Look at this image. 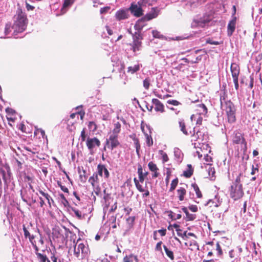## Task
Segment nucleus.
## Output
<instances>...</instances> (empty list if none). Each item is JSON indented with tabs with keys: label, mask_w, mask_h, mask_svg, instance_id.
Segmentation results:
<instances>
[{
	"label": "nucleus",
	"mask_w": 262,
	"mask_h": 262,
	"mask_svg": "<svg viewBox=\"0 0 262 262\" xmlns=\"http://www.w3.org/2000/svg\"><path fill=\"white\" fill-rule=\"evenodd\" d=\"M220 104L222 110L225 112L228 122L232 124L236 122V108L232 102L228 100L225 89L222 90L220 93Z\"/></svg>",
	"instance_id": "obj_1"
},
{
	"label": "nucleus",
	"mask_w": 262,
	"mask_h": 262,
	"mask_svg": "<svg viewBox=\"0 0 262 262\" xmlns=\"http://www.w3.org/2000/svg\"><path fill=\"white\" fill-rule=\"evenodd\" d=\"M241 176L242 173H239L229 188L230 197L234 201L241 199L244 195Z\"/></svg>",
	"instance_id": "obj_2"
},
{
	"label": "nucleus",
	"mask_w": 262,
	"mask_h": 262,
	"mask_svg": "<svg viewBox=\"0 0 262 262\" xmlns=\"http://www.w3.org/2000/svg\"><path fill=\"white\" fill-rule=\"evenodd\" d=\"M28 23V20L26 13L21 8H18L15 15L14 23L12 27L14 33H20L25 31Z\"/></svg>",
	"instance_id": "obj_3"
},
{
	"label": "nucleus",
	"mask_w": 262,
	"mask_h": 262,
	"mask_svg": "<svg viewBox=\"0 0 262 262\" xmlns=\"http://www.w3.org/2000/svg\"><path fill=\"white\" fill-rule=\"evenodd\" d=\"M138 174L139 176V180H137L136 178L134 179V182L135 186L140 192H142V197H147L149 195V191L148 190L147 186L145 185L144 187H143L140 183H143L145 179L144 176L143 169L141 165L139 164L138 166Z\"/></svg>",
	"instance_id": "obj_4"
},
{
	"label": "nucleus",
	"mask_w": 262,
	"mask_h": 262,
	"mask_svg": "<svg viewBox=\"0 0 262 262\" xmlns=\"http://www.w3.org/2000/svg\"><path fill=\"white\" fill-rule=\"evenodd\" d=\"M80 240V238L78 239L74 246V255L78 259H83L88 257L90 250L88 246H86L83 243H78Z\"/></svg>",
	"instance_id": "obj_5"
},
{
	"label": "nucleus",
	"mask_w": 262,
	"mask_h": 262,
	"mask_svg": "<svg viewBox=\"0 0 262 262\" xmlns=\"http://www.w3.org/2000/svg\"><path fill=\"white\" fill-rule=\"evenodd\" d=\"M232 142L234 144H241V150L245 154L247 150V143L244 134L239 130H235L232 135Z\"/></svg>",
	"instance_id": "obj_6"
},
{
	"label": "nucleus",
	"mask_w": 262,
	"mask_h": 262,
	"mask_svg": "<svg viewBox=\"0 0 262 262\" xmlns=\"http://www.w3.org/2000/svg\"><path fill=\"white\" fill-rule=\"evenodd\" d=\"M159 10L157 8L154 7L152 8L151 11L147 13L144 16L139 19L136 23L135 28L136 30H141L143 27L145 26L144 23L149 21L153 18L157 17L159 14Z\"/></svg>",
	"instance_id": "obj_7"
},
{
	"label": "nucleus",
	"mask_w": 262,
	"mask_h": 262,
	"mask_svg": "<svg viewBox=\"0 0 262 262\" xmlns=\"http://www.w3.org/2000/svg\"><path fill=\"white\" fill-rule=\"evenodd\" d=\"M138 31L136 32L134 34L132 33L130 31L128 30V32L132 35L133 36V42L129 43V45L132 47L131 50L133 52L135 53L137 51H139L141 50L142 46V40H143V36L141 33V30H138Z\"/></svg>",
	"instance_id": "obj_8"
},
{
	"label": "nucleus",
	"mask_w": 262,
	"mask_h": 262,
	"mask_svg": "<svg viewBox=\"0 0 262 262\" xmlns=\"http://www.w3.org/2000/svg\"><path fill=\"white\" fill-rule=\"evenodd\" d=\"M100 145V141L96 137H88L86 140V145L91 154L94 153L95 148L99 147Z\"/></svg>",
	"instance_id": "obj_9"
},
{
	"label": "nucleus",
	"mask_w": 262,
	"mask_h": 262,
	"mask_svg": "<svg viewBox=\"0 0 262 262\" xmlns=\"http://www.w3.org/2000/svg\"><path fill=\"white\" fill-rule=\"evenodd\" d=\"M118 135L112 134L110 136L109 138L106 141V145L108 148L113 150L119 146L120 143L118 140Z\"/></svg>",
	"instance_id": "obj_10"
},
{
	"label": "nucleus",
	"mask_w": 262,
	"mask_h": 262,
	"mask_svg": "<svg viewBox=\"0 0 262 262\" xmlns=\"http://www.w3.org/2000/svg\"><path fill=\"white\" fill-rule=\"evenodd\" d=\"M190 135L191 138V141H196L198 140L203 141L205 134L201 129H199L196 130L195 128L193 127L192 131H191V134H190Z\"/></svg>",
	"instance_id": "obj_11"
},
{
	"label": "nucleus",
	"mask_w": 262,
	"mask_h": 262,
	"mask_svg": "<svg viewBox=\"0 0 262 262\" xmlns=\"http://www.w3.org/2000/svg\"><path fill=\"white\" fill-rule=\"evenodd\" d=\"M142 6L138 5L137 4H132L129 7V10L131 13L136 17H140L143 14V10L142 9Z\"/></svg>",
	"instance_id": "obj_12"
},
{
	"label": "nucleus",
	"mask_w": 262,
	"mask_h": 262,
	"mask_svg": "<svg viewBox=\"0 0 262 262\" xmlns=\"http://www.w3.org/2000/svg\"><path fill=\"white\" fill-rule=\"evenodd\" d=\"M23 229L24 232L25 237L29 239V242L31 243L33 247L37 245L36 241H35V236L34 235H31L29 231L24 225L23 226Z\"/></svg>",
	"instance_id": "obj_13"
},
{
	"label": "nucleus",
	"mask_w": 262,
	"mask_h": 262,
	"mask_svg": "<svg viewBox=\"0 0 262 262\" xmlns=\"http://www.w3.org/2000/svg\"><path fill=\"white\" fill-rule=\"evenodd\" d=\"M98 174L101 177H103V172H104V177L105 179H108L110 177V172L105 166L103 164H99L97 166Z\"/></svg>",
	"instance_id": "obj_14"
},
{
	"label": "nucleus",
	"mask_w": 262,
	"mask_h": 262,
	"mask_svg": "<svg viewBox=\"0 0 262 262\" xmlns=\"http://www.w3.org/2000/svg\"><path fill=\"white\" fill-rule=\"evenodd\" d=\"M236 22V17L233 16L232 19L229 22L227 26V33L228 36H230L235 29V25Z\"/></svg>",
	"instance_id": "obj_15"
},
{
	"label": "nucleus",
	"mask_w": 262,
	"mask_h": 262,
	"mask_svg": "<svg viewBox=\"0 0 262 262\" xmlns=\"http://www.w3.org/2000/svg\"><path fill=\"white\" fill-rule=\"evenodd\" d=\"M230 69L233 79H238L240 71L239 66L235 63H232L231 65Z\"/></svg>",
	"instance_id": "obj_16"
},
{
	"label": "nucleus",
	"mask_w": 262,
	"mask_h": 262,
	"mask_svg": "<svg viewBox=\"0 0 262 262\" xmlns=\"http://www.w3.org/2000/svg\"><path fill=\"white\" fill-rule=\"evenodd\" d=\"M115 17L118 20L126 19L128 17V11L124 9L119 10L116 13Z\"/></svg>",
	"instance_id": "obj_17"
},
{
	"label": "nucleus",
	"mask_w": 262,
	"mask_h": 262,
	"mask_svg": "<svg viewBox=\"0 0 262 262\" xmlns=\"http://www.w3.org/2000/svg\"><path fill=\"white\" fill-rule=\"evenodd\" d=\"M187 191L185 187H179L177 190V196L180 201H183L186 195Z\"/></svg>",
	"instance_id": "obj_18"
},
{
	"label": "nucleus",
	"mask_w": 262,
	"mask_h": 262,
	"mask_svg": "<svg viewBox=\"0 0 262 262\" xmlns=\"http://www.w3.org/2000/svg\"><path fill=\"white\" fill-rule=\"evenodd\" d=\"M33 248L35 250V253L36 255L37 258L39 260V262H46L47 260H48L47 256L43 254L40 252H39V247L36 245L33 247Z\"/></svg>",
	"instance_id": "obj_19"
},
{
	"label": "nucleus",
	"mask_w": 262,
	"mask_h": 262,
	"mask_svg": "<svg viewBox=\"0 0 262 262\" xmlns=\"http://www.w3.org/2000/svg\"><path fill=\"white\" fill-rule=\"evenodd\" d=\"M152 103L155 104V110L157 112L163 113L164 112V105L157 99H152Z\"/></svg>",
	"instance_id": "obj_20"
},
{
	"label": "nucleus",
	"mask_w": 262,
	"mask_h": 262,
	"mask_svg": "<svg viewBox=\"0 0 262 262\" xmlns=\"http://www.w3.org/2000/svg\"><path fill=\"white\" fill-rule=\"evenodd\" d=\"M20 194L21 195V198L23 201H24L25 202H27L28 200H32V202L34 203L36 202L35 200H33V198L32 197V192L30 193L27 189H24V191L21 190Z\"/></svg>",
	"instance_id": "obj_21"
},
{
	"label": "nucleus",
	"mask_w": 262,
	"mask_h": 262,
	"mask_svg": "<svg viewBox=\"0 0 262 262\" xmlns=\"http://www.w3.org/2000/svg\"><path fill=\"white\" fill-rule=\"evenodd\" d=\"M179 127L181 131L186 136H189L191 134V130L188 132L186 126V124L183 119H181L179 121Z\"/></svg>",
	"instance_id": "obj_22"
},
{
	"label": "nucleus",
	"mask_w": 262,
	"mask_h": 262,
	"mask_svg": "<svg viewBox=\"0 0 262 262\" xmlns=\"http://www.w3.org/2000/svg\"><path fill=\"white\" fill-rule=\"evenodd\" d=\"M193 171L191 164H188L187 165V169L183 171V176L186 178H189L192 176Z\"/></svg>",
	"instance_id": "obj_23"
},
{
	"label": "nucleus",
	"mask_w": 262,
	"mask_h": 262,
	"mask_svg": "<svg viewBox=\"0 0 262 262\" xmlns=\"http://www.w3.org/2000/svg\"><path fill=\"white\" fill-rule=\"evenodd\" d=\"M182 210L186 214V220L187 221H193L196 218V215L189 213L186 207H183Z\"/></svg>",
	"instance_id": "obj_24"
},
{
	"label": "nucleus",
	"mask_w": 262,
	"mask_h": 262,
	"mask_svg": "<svg viewBox=\"0 0 262 262\" xmlns=\"http://www.w3.org/2000/svg\"><path fill=\"white\" fill-rule=\"evenodd\" d=\"M78 173L79 174V179L81 182L85 183L87 180V176L86 175V170L84 169H80L78 168Z\"/></svg>",
	"instance_id": "obj_25"
},
{
	"label": "nucleus",
	"mask_w": 262,
	"mask_h": 262,
	"mask_svg": "<svg viewBox=\"0 0 262 262\" xmlns=\"http://www.w3.org/2000/svg\"><path fill=\"white\" fill-rule=\"evenodd\" d=\"M38 191L40 194H41L42 196H43L47 200L48 203L49 205V206H51V202H54V200L51 198L50 195L47 193H45L43 191H42L41 189H39L38 190Z\"/></svg>",
	"instance_id": "obj_26"
},
{
	"label": "nucleus",
	"mask_w": 262,
	"mask_h": 262,
	"mask_svg": "<svg viewBox=\"0 0 262 262\" xmlns=\"http://www.w3.org/2000/svg\"><path fill=\"white\" fill-rule=\"evenodd\" d=\"M141 129L142 130L143 132H144V128L143 127H141ZM144 133V135L146 137V143L148 146L150 147L153 145V140L152 138L150 135H148L147 133Z\"/></svg>",
	"instance_id": "obj_27"
},
{
	"label": "nucleus",
	"mask_w": 262,
	"mask_h": 262,
	"mask_svg": "<svg viewBox=\"0 0 262 262\" xmlns=\"http://www.w3.org/2000/svg\"><path fill=\"white\" fill-rule=\"evenodd\" d=\"M206 168L208 171L209 176H211L212 177H214L215 171L214 168L212 166L211 164H207Z\"/></svg>",
	"instance_id": "obj_28"
},
{
	"label": "nucleus",
	"mask_w": 262,
	"mask_h": 262,
	"mask_svg": "<svg viewBox=\"0 0 262 262\" xmlns=\"http://www.w3.org/2000/svg\"><path fill=\"white\" fill-rule=\"evenodd\" d=\"M191 186L193 187L197 197L198 198H202L203 195L198 185L195 183H193L191 184Z\"/></svg>",
	"instance_id": "obj_29"
},
{
	"label": "nucleus",
	"mask_w": 262,
	"mask_h": 262,
	"mask_svg": "<svg viewBox=\"0 0 262 262\" xmlns=\"http://www.w3.org/2000/svg\"><path fill=\"white\" fill-rule=\"evenodd\" d=\"M163 248L166 253V255L171 259L173 260L174 258L173 252L170 250L165 245L163 246Z\"/></svg>",
	"instance_id": "obj_30"
},
{
	"label": "nucleus",
	"mask_w": 262,
	"mask_h": 262,
	"mask_svg": "<svg viewBox=\"0 0 262 262\" xmlns=\"http://www.w3.org/2000/svg\"><path fill=\"white\" fill-rule=\"evenodd\" d=\"M179 183V179L178 178L173 179L170 184V187L169 189V192H172L177 187Z\"/></svg>",
	"instance_id": "obj_31"
},
{
	"label": "nucleus",
	"mask_w": 262,
	"mask_h": 262,
	"mask_svg": "<svg viewBox=\"0 0 262 262\" xmlns=\"http://www.w3.org/2000/svg\"><path fill=\"white\" fill-rule=\"evenodd\" d=\"M140 70L139 64L135 65L134 67H128L127 68V72L131 74H134Z\"/></svg>",
	"instance_id": "obj_32"
},
{
	"label": "nucleus",
	"mask_w": 262,
	"mask_h": 262,
	"mask_svg": "<svg viewBox=\"0 0 262 262\" xmlns=\"http://www.w3.org/2000/svg\"><path fill=\"white\" fill-rule=\"evenodd\" d=\"M135 219H136V217L135 216H129L126 219V223H127L128 226L129 228H132L133 227L134 224H135Z\"/></svg>",
	"instance_id": "obj_33"
},
{
	"label": "nucleus",
	"mask_w": 262,
	"mask_h": 262,
	"mask_svg": "<svg viewBox=\"0 0 262 262\" xmlns=\"http://www.w3.org/2000/svg\"><path fill=\"white\" fill-rule=\"evenodd\" d=\"M89 182L94 186L95 183H98L99 182L98 174L94 173L93 175L89 178Z\"/></svg>",
	"instance_id": "obj_34"
},
{
	"label": "nucleus",
	"mask_w": 262,
	"mask_h": 262,
	"mask_svg": "<svg viewBox=\"0 0 262 262\" xmlns=\"http://www.w3.org/2000/svg\"><path fill=\"white\" fill-rule=\"evenodd\" d=\"M115 127L113 130L112 135H118L120 132L121 124L118 122L115 124Z\"/></svg>",
	"instance_id": "obj_35"
},
{
	"label": "nucleus",
	"mask_w": 262,
	"mask_h": 262,
	"mask_svg": "<svg viewBox=\"0 0 262 262\" xmlns=\"http://www.w3.org/2000/svg\"><path fill=\"white\" fill-rule=\"evenodd\" d=\"M159 152L162 157L163 163H165L169 160V158L165 152H164L162 150H160Z\"/></svg>",
	"instance_id": "obj_36"
},
{
	"label": "nucleus",
	"mask_w": 262,
	"mask_h": 262,
	"mask_svg": "<svg viewBox=\"0 0 262 262\" xmlns=\"http://www.w3.org/2000/svg\"><path fill=\"white\" fill-rule=\"evenodd\" d=\"M88 127L93 132H95L97 129V125L96 123L94 121H90L88 124Z\"/></svg>",
	"instance_id": "obj_37"
},
{
	"label": "nucleus",
	"mask_w": 262,
	"mask_h": 262,
	"mask_svg": "<svg viewBox=\"0 0 262 262\" xmlns=\"http://www.w3.org/2000/svg\"><path fill=\"white\" fill-rule=\"evenodd\" d=\"M138 4L140 6L144 7L147 5H151V3L150 0H140L138 2Z\"/></svg>",
	"instance_id": "obj_38"
},
{
	"label": "nucleus",
	"mask_w": 262,
	"mask_h": 262,
	"mask_svg": "<svg viewBox=\"0 0 262 262\" xmlns=\"http://www.w3.org/2000/svg\"><path fill=\"white\" fill-rule=\"evenodd\" d=\"M148 166L150 170L151 171H158V168L157 167L156 164L152 161L148 163Z\"/></svg>",
	"instance_id": "obj_39"
},
{
	"label": "nucleus",
	"mask_w": 262,
	"mask_h": 262,
	"mask_svg": "<svg viewBox=\"0 0 262 262\" xmlns=\"http://www.w3.org/2000/svg\"><path fill=\"white\" fill-rule=\"evenodd\" d=\"M150 85V80L149 78H145L143 81V86L146 90H148Z\"/></svg>",
	"instance_id": "obj_40"
},
{
	"label": "nucleus",
	"mask_w": 262,
	"mask_h": 262,
	"mask_svg": "<svg viewBox=\"0 0 262 262\" xmlns=\"http://www.w3.org/2000/svg\"><path fill=\"white\" fill-rule=\"evenodd\" d=\"M216 250L217 251V255L219 256H222L223 252L222 248L219 242H217L215 244Z\"/></svg>",
	"instance_id": "obj_41"
},
{
	"label": "nucleus",
	"mask_w": 262,
	"mask_h": 262,
	"mask_svg": "<svg viewBox=\"0 0 262 262\" xmlns=\"http://www.w3.org/2000/svg\"><path fill=\"white\" fill-rule=\"evenodd\" d=\"M259 172V166L258 164H256L255 167L252 165V169L251 171V174L254 175L256 174V173H258Z\"/></svg>",
	"instance_id": "obj_42"
},
{
	"label": "nucleus",
	"mask_w": 262,
	"mask_h": 262,
	"mask_svg": "<svg viewBox=\"0 0 262 262\" xmlns=\"http://www.w3.org/2000/svg\"><path fill=\"white\" fill-rule=\"evenodd\" d=\"M134 142L135 145L136 152L138 155H139V152H140V144L139 140V139H137V140H135V141H134Z\"/></svg>",
	"instance_id": "obj_43"
},
{
	"label": "nucleus",
	"mask_w": 262,
	"mask_h": 262,
	"mask_svg": "<svg viewBox=\"0 0 262 262\" xmlns=\"http://www.w3.org/2000/svg\"><path fill=\"white\" fill-rule=\"evenodd\" d=\"M80 137H81V142H84L85 141L86 135V131H85V128H83V129L82 130V131L81 132Z\"/></svg>",
	"instance_id": "obj_44"
},
{
	"label": "nucleus",
	"mask_w": 262,
	"mask_h": 262,
	"mask_svg": "<svg viewBox=\"0 0 262 262\" xmlns=\"http://www.w3.org/2000/svg\"><path fill=\"white\" fill-rule=\"evenodd\" d=\"M57 185L63 192L69 193L68 188L66 186L62 185L61 182L57 181Z\"/></svg>",
	"instance_id": "obj_45"
},
{
	"label": "nucleus",
	"mask_w": 262,
	"mask_h": 262,
	"mask_svg": "<svg viewBox=\"0 0 262 262\" xmlns=\"http://www.w3.org/2000/svg\"><path fill=\"white\" fill-rule=\"evenodd\" d=\"M167 103L174 106H178L181 104V103L176 100H168Z\"/></svg>",
	"instance_id": "obj_46"
},
{
	"label": "nucleus",
	"mask_w": 262,
	"mask_h": 262,
	"mask_svg": "<svg viewBox=\"0 0 262 262\" xmlns=\"http://www.w3.org/2000/svg\"><path fill=\"white\" fill-rule=\"evenodd\" d=\"M171 174V171L169 168H167L166 178L165 179L166 183L167 184L169 183V179Z\"/></svg>",
	"instance_id": "obj_47"
},
{
	"label": "nucleus",
	"mask_w": 262,
	"mask_h": 262,
	"mask_svg": "<svg viewBox=\"0 0 262 262\" xmlns=\"http://www.w3.org/2000/svg\"><path fill=\"white\" fill-rule=\"evenodd\" d=\"M72 210L74 212L75 215L78 219H81L82 217L81 213L79 210L74 208H72Z\"/></svg>",
	"instance_id": "obj_48"
},
{
	"label": "nucleus",
	"mask_w": 262,
	"mask_h": 262,
	"mask_svg": "<svg viewBox=\"0 0 262 262\" xmlns=\"http://www.w3.org/2000/svg\"><path fill=\"white\" fill-rule=\"evenodd\" d=\"M18 129L19 130H20L23 133H28V132L26 130V127L25 125L23 123H21L19 124Z\"/></svg>",
	"instance_id": "obj_49"
},
{
	"label": "nucleus",
	"mask_w": 262,
	"mask_h": 262,
	"mask_svg": "<svg viewBox=\"0 0 262 262\" xmlns=\"http://www.w3.org/2000/svg\"><path fill=\"white\" fill-rule=\"evenodd\" d=\"M152 35L154 37L157 38H161L162 37V35L160 34V33L157 30H153L152 32Z\"/></svg>",
	"instance_id": "obj_50"
},
{
	"label": "nucleus",
	"mask_w": 262,
	"mask_h": 262,
	"mask_svg": "<svg viewBox=\"0 0 262 262\" xmlns=\"http://www.w3.org/2000/svg\"><path fill=\"white\" fill-rule=\"evenodd\" d=\"M172 226L176 229L178 235H182V230L180 229V226L177 224H174Z\"/></svg>",
	"instance_id": "obj_51"
},
{
	"label": "nucleus",
	"mask_w": 262,
	"mask_h": 262,
	"mask_svg": "<svg viewBox=\"0 0 262 262\" xmlns=\"http://www.w3.org/2000/svg\"><path fill=\"white\" fill-rule=\"evenodd\" d=\"M73 3L72 0H64L63 4V8H65L71 5Z\"/></svg>",
	"instance_id": "obj_52"
},
{
	"label": "nucleus",
	"mask_w": 262,
	"mask_h": 262,
	"mask_svg": "<svg viewBox=\"0 0 262 262\" xmlns=\"http://www.w3.org/2000/svg\"><path fill=\"white\" fill-rule=\"evenodd\" d=\"M188 208L190 211L193 212H196L198 210L197 206L195 205H191L189 206Z\"/></svg>",
	"instance_id": "obj_53"
},
{
	"label": "nucleus",
	"mask_w": 262,
	"mask_h": 262,
	"mask_svg": "<svg viewBox=\"0 0 262 262\" xmlns=\"http://www.w3.org/2000/svg\"><path fill=\"white\" fill-rule=\"evenodd\" d=\"M198 106L202 108L203 110V112H202V113H204V114H206L207 112V107L206 106V105L204 104H200L198 105Z\"/></svg>",
	"instance_id": "obj_54"
},
{
	"label": "nucleus",
	"mask_w": 262,
	"mask_h": 262,
	"mask_svg": "<svg viewBox=\"0 0 262 262\" xmlns=\"http://www.w3.org/2000/svg\"><path fill=\"white\" fill-rule=\"evenodd\" d=\"M11 25L9 24H7L6 25V26H5V34L6 35H7L8 34L10 31H11Z\"/></svg>",
	"instance_id": "obj_55"
},
{
	"label": "nucleus",
	"mask_w": 262,
	"mask_h": 262,
	"mask_svg": "<svg viewBox=\"0 0 262 262\" xmlns=\"http://www.w3.org/2000/svg\"><path fill=\"white\" fill-rule=\"evenodd\" d=\"M162 244V241L159 242L156 246L155 250L156 251H162V247H161Z\"/></svg>",
	"instance_id": "obj_56"
},
{
	"label": "nucleus",
	"mask_w": 262,
	"mask_h": 262,
	"mask_svg": "<svg viewBox=\"0 0 262 262\" xmlns=\"http://www.w3.org/2000/svg\"><path fill=\"white\" fill-rule=\"evenodd\" d=\"M110 9V7H103V8H101L100 9V13L101 14H103V13H106Z\"/></svg>",
	"instance_id": "obj_57"
},
{
	"label": "nucleus",
	"mask_w": 262,
	"mask_h": 262,
	"mask_svg": "<svg viewBox=\"0 0 262 262\" xmlns=\"http://www.w3.org/2000/svg\"><path fill=\"white\" fill-rule=\"evenodd\" d=\"M24 180L26 182H28L29 183H31L33 181V179L32 177L26 174L24 176Z\"/></svg>",
	"instance_id": "obj_58"
},
{
	"label": "nucleus",
	"mask_w": 262,
	"mask_h": 262,
	"mask_svg": "<svg viewBox=\"0 0 262 262\" xmlns=\"http://www.w3.org/2000/svg\"><path fill=\"white\" fill-rule=\"evenodd\" d=\"M37 131L38 132V133H40L42 136V137L43 138H47V136L46 135V134H45V132L44 130H43L41 128H39V129H38L37 130Z\"/></svg>",
	"instance_id": "obj_59"
},
{
	"label": "nucleus",
	"mask_w": 262,
	"mask_h": 262,
	"mask_svg": "<svg viewBox=\"0 0 262 262\" xmlns=\"http://www.w3.org/2000/svg\"><path fill=\"white\" fill-rule=\"evenodd\" d=\"M207 43L210 45H220V42L216 41H213L212 39H209L207 40Z\"/></svg>",
	"instance_id": "obj_60"
},
{
	"label": "nucleus",
	"mask_w": 262,
	"mask_h": 262,
	"mask_svg": "<svg viewBox=\"0 0 262 262\" xmlns=\"http://www.w3.org/2000/svg\"><path fill=\"white\" fill-rule=\"evenodd\" d=\"M157 232H159L162 236H164L166 234V229H160L157 231Z\"/></svg>",
	"instance_id": "obj_61"
},
{
	"label": "nucleus",
	"mask_w": 262,
	"mask_h": 262,
	"mask_svg": "<svg viewBox=\"0 0 262 262\" xmlns=\"http://www.w3.org/2000/svg\"><path fill=\"white\" fill-rule=\"evenodd\" d=\"M26 7L28 11L33 10L35 7L32 5H30L27 2H26Z\"/></svg>",
	"instance_id": "obj_62"
},
{
	"label": "nucleus",
	"mask_w": 262,
	"mask_h": 262,
	"mask_svg": "<svg viewBox=\"0 0 262 262\" xmlns=\"http://www.w3.org/2000/svg\"><path fill=\"white\" fill-rule=\"evenodd\" d=\"M52 255L51 256V259L53 262H59V260L58 259V257L55 256L54 253L52 254Z\"/></svg>",
	"instance_id": "obj_63"
},
{
	"label": "nucleus",
	"mask_w": 262,
	"mask_h": 262,
	"mask_svg": "<svg viewBox=\"0 0 262 262\" xmlns=\"http://www.w3.org/2000/svg\"><path fill=\"white\" fill-rule=\"evenodd\" d=\"M132 257V255H130L129 256H125L123 258V261L124 262H131L130 259Z\"/></svg>",
	"instance_id": "obj_64"
}]
</instances>
